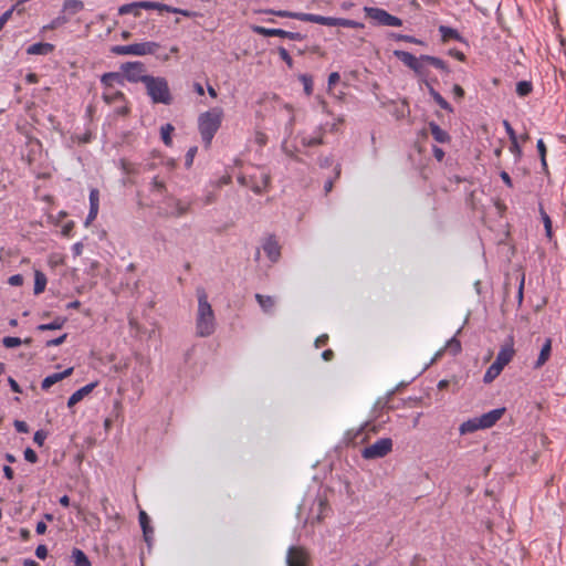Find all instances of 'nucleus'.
Here are the masks:
<instances>
[{
	"instance_id": "1",
	"label": "nucleus",
	"mask_w": 566,
	"mask_h": 566,
	"mask_svg": "<svg viewBox=\"0 0 566 566\" xmlns=\"http://www.w3.org/2000/svg\"><path fill=\"white\" fill-rule=\"evenodd\" d=\"M198 310L196 316V334L208 337L216 331V316L203 287L197 289Z\"/></svg>"
},
{
	"instance_id": "2",
	"label": "nucleus",
	"mask_w": 566,
	"mask_h": 566,
	"mask_svg": "<svg viewBox=\"0 0 566 566\" xmlns=\"http://www.w3.org/2000/svg\"><path fill=\"white\" fill-rule=\"evenodd\" d=\"M223 111L220 107H213L198 117V129L206 147H209L216 133L221 126Z\"/></svg>"
},
{
	"instance_id": "3",
	"label": "nucleus",
	"mask_w": 566,
	"mask_h": 566,
	"mask_svg": "<svg viewBox=\"0 0 566 566\" xmlns=\"http://www.w3.org/2000/svg\"><path fill=\"white\" fill-rule=\"evenodd\" d=\"M145 87L153 103L171 104L172 96L165 77L150 75V77L145 78Z\"/></svg>"
},
{
	"instance_id": "4",
	"label": "nucleus",
	"mask_w": 566,
	"mask_h": 566,
	"mask_svg": "<svg viewBox=\"0 0 566 566\" xmlns=\"http://www.w3.org/2000/svg\"><path fill=\"white\" fill-rule=\"evenodd\" d=\"M159 48V43L154 41H146L127 45H114L111 48V52L116 55L144 56L155 54Z\"/></svg>"
},
{
	"instance_id": "5",
	"label": "nucleus",
	"mask_w": 566,
	"mask_h": 566,
	"mask_svg": "<svg viewBox=\"0 0 566 566\" xmlns=\"http://www.w3.org/2000/svg\"><path fill=\"white\" fill-rule=\"evenodd\" d=\"M392 450V440L390 438H380L373 444L361 450V457L366 460L380 459L386 457Z\"/></svg>"
},
{
	"instance_id": "6",
	"label": "nucleus",
	"mask_w": 566,
	"mask_h": 566,
	"mask_svg": "<svg viewBox=\"0 0 566 566\" xmlns=\"http://www.w3.org/2000/svg\"><path fill=\"white\" fill-rule=\"evenodd\" d=\"M364 12L379 25L401 27L402 20L388 13L386 10L375 7H364Z\"/></svg>"
},
{
	"instance_id": "7",
	"label": "nucleus",
	"mask_w": 566,
	"mask_h": 566,
	"mask_svg": "<svg viewBox=\"0 0 566 566\" xmlns=\"http://www.w3.org/2000/svg\"><path fill=\"white\" fill-rule=\"evenodd\" d=\"M123 71L124 80L126 78L130 83L142 82L145 84V78L150 75L145 74V65L139 61L126 62L120 66Z\"/></svg>"
},
{
	"instance_id": "8",
	"label": "nucleus",
	"mask_w": 566,
	"mask_h": 566,
	"mask_svg": "<svg viewBox=\"0 0 566 566\" xmlns=\"http://www.w3.org/2000/svg\"><path fill=\"white\" fill-rule=\"evenodd\" d=\"M253 30L255 33L263 35V36H280V38H286L292 41H302L306 38L305 34H302L300 32H291V31H285L283 29L254 27Z\"/></svg>"
},
{
	"instance_id": "9",
	"label": "nucleus",
	"mask_w": 566,
	"mask_h": 566,
	"mask_svg": "<svg viewBox=\"0 0 566 566\" xmlns=\"http://www.w3.org/2000/svg\"><path fill=\"white\" fill-rule=\"evenodd\" d=\"M308 552L302 546H290L286 553L287 566H307Z\"/></svg>"
},
{
	"instance_id": "10",
	"label": "nucleus",
	"mask_w": 566,
	"mask_h": 566,
	"mask_svg": "<svg viewBox=\"0 0 566 566\" xmlns=\"http://www.w3.org/2000/svg\"><path fill=\"white\" fill-rule=\"evenodd\" d=\"M514 354V342L513 337L510 336L506 343L502 345L493 364L497 365V367H501L503 370V368L512 360Z\"/></svg>"
},
{
	"instance_id": "11",
	"label": "nucleus",
	"mask_w": 566,
	"mask_h": 566,
	"mask_svg": "<svg viewBox=\"0 0 566 566\" xmlns=\"http://www.w3.org/2000/svg\"><path fill=\"white\" fill-rule=\"evenodd\" d=\"M504 411L505 408H496L478 417L482 429L493 427L502 418Z\"/></svg>"
},
{
	"instance_id": "12",
	"label": "nucleus",
	"mask_w": 566,
	"mask_h": 566,
	"mask_svg": "<svg viewBox=\"0 0 566 566\" xmlns=\"http://www.w3.org/2000/svg\"><path fill=\"white\" fill-rule=\"evenodd\" d=\"M263 250L272 262H276L281 255V248L274 237H269L263 243Z\"/></svg>"
},
{
	"instance_id": "13",
	"label": "nucleus",
	"mask_w": 566,
	"mask_h": 566,
	"mask_svg": "<svg viewBox=\"0 0 566 566\" xmlns=\"http://www.w3.org/2000/svg\"><path fill=\"white\" fill-rule=\"evenodd\" d=\"M73 373V367L66 368L64 371L61 373H54L49 376H46L41 384V388L43 390H48L51 388L54 384L63 380L64 378L69 377Z\"/></svg>"
},
{
	"instance_id": "14",
	"label": "nucleus",
	"mask_w": 566,
	"mask_h": 566,
	"mask_svg": "<svg viewBox=\"0 0 566 566\" xmlns=\"http://www.w3.org/2000/svg\"><path fill=\"white\" fill-rule=\"evenodd\" d=\"M96 385L97 382H91L73 392L67 400V407H73L74 405L80 402L86 395H88L96 387Z\"/></svg>"
},
{
	"instance_id": "15",
	"label": "nucleus",
	"mask_w": 566,
	"mask_h": 566,
	"mask_svg": "<svg viewBox=\"0 0 566 566\" xmlns=\"http://www.w3.org/2000/svg\"><path fill=\"white\" fill-rule=\"evenodd\" d=\"M551 353H552V339L546 338L544 344L542 345L539 355H538L536 361L534 363V368L538 369L542 366H544L546 364V361L549 359Z\"/></svg>"
},
{
	"instance_id": "16",
	"label": "nucleus",
	"mask_w": 566,
	"mask_h": 566,
	"mask_svg": "<svg viewBox=\"0 0 566 566\" xmlns=\"http://www.w3.org/2000/svg\"><path fill=\"white\" fill-rule=\"evenodd\" d=\"M54 45L51 43L38 42L27 48L29 55H48L53 52Z\"/></svg>"
},
{
	"instance_id": "17",
	"label": "nucleus",
	"mask_w": 566,
	"mask_h": 566,
	"mask_svg": "<svg viewBox=\"0 0 566 566\" xmlns=\"http://www.w3.org/2000/svg\"><path fill=\"white\" fill-rule=\"evenodd\" d=\"M84 9V3L81 0H64L62 12L69 18L81 12Z\"/></svg>"
},
{
	"instance_id": "18",
	"label": "nucleus",
	"mask_w": 566,
	"mask_h": 566,
	"mask_svg": "<svg viewBox=\"0 0 566 566\" xmlns=\"http://www.w3.org/2000/svg\"><path fill=\"white\" fill-rule=\"evenodd\" d=\"M429 129L436 142L444 144L450 140V135L442 129L437 123L430 122Z\"/></svg>"
},
{
	"instance_id": "19",
	"label": "nucleus",
	"mask_w": 566,
	"mask_h": 566,
	"mask_svg": "<svg viewBox=\"0 0 566 566\" xmlns=\"http://www.w3.org/2000/svg\"><path fill=\"white\" fill-rule=\"evenodd\" d=\"M101 83L105 88H112L114 83L124 84V76L118 72L105 73L101 77Z\"/></svg>"
},
{
	"instance_id": "20",
	"label": "nucleus",
	"mask_w": 566,
	"mask_h": 566,
	"mask_svg": "<svg viewBox=\"0 0 566 566\" xmlns=\"http://www.w3.org/2000/svg\"><path fill=\"white\" fill-rule=\"evenodd\" d=\"M439 32L441 34V38H442V41H449V40H455V41H459V42H463L464 39L463 36L458 32V30L451 28V27H447V25H440L439 27Z\"/></svg>"
},
{
	"instance_id": "21",
	"label": "nucleus",
	"mask_w": 566,
	"mask_h": 566,
	"mask_svg": "<svg viewBox=\"0 0 566 566\" xmlns=\"http://www.w3.org/2000/svg\"><path fill=\"white\" fill-rule=\"evenodd\" d=\"M430 96L434 99V102L444 111L453 112L451 105L446 101V98L437 92L429 82H426Z\"/></svg>"
},
{
	"instance_id": "22",
	"label": "nucleus",
	"mask_w": 566,
	"mask_h": 566,
	"mask_svg": "<svg viewBox=\"0 0 566 566\" xmlns=\"http://www.w3.org/2000/svg\"><path fill=\"white\" fill-rule=\"evenodd\" d=\"M255 300L264 313L269 314L273 312L275 300L272 296L256 293Z\"/></svg>"
},
{
	"instance_id": "23",
	"label": "nucleus",
	"mask_w": 566,
	"mask_h": 566,
	"mask_svg": "<svg viewBox=\"0 0 566 566\" xmlns=\"http://www.w3.org/2000/svg\"><path fill=\"white\" fill-rule=\"evenodd\" d=\"M394 55L411 70L416 66V62L418 61L417 56L402 50H395Z\"/></svg>"
},
{
	"instance_id": "24",
	"label": "nucleus",
	"mask_w": 566,
	"mask_h": 566,
	"mask_svg": "<svg viewBox=\"0 0 566 566\" xmlns=\"http://www.w3.org/2000/svg\"><path fill=\"white\" fill-rule=\"evenodd\" d=\"M139 524L143 530L144 538L147 543L150 542L154 530L149 526V517L145 511L139 512Z\"/></svg>"
},
{
	"instance_id": "25",
	"label": "nucleus",
	"mask_w": 566,
	"mask_h": 566,
	"mask_svg": "<svg viewBox=\"0 0 566 566\" xmlns=\"http://www.w3.org/2000/svg\"><path fill=\"white\" fill-rule=\"evenodd\" d=\"M65 323V317L57 316L50 323L40 324L36 329L41 332L61 329Z\"/></svg>"
},
{
	"instance_id": "26",
	"label": "nucleus",
	"mask_w": 566,
	"mask_h": 566,
	"mask_svg": "<svg viewBox=\"0 0 566 566\" xmlns=\"http://www.w3.org/2000/svg\"><path fill=\"white\" fill-rule=\"evenodd\" d=\"M482 429L479 418H473L461 423L459 431L461 434L472 433Z\"/></svg>"
},
{
	"instance_id": "27",
	"label": "nucleus",
	"mask_w": 566,
	"mask_h": 566,
	"mask_svg": "<svg viewBox=\"0 0 566 566\" xmlns=\"http://www.w3.org/2000/svg\"><path fill=\"white\" fill-rule=\"evenodd\" d=\"M71 558L75 566H91L88 557L80 548H73Z\"/></svg>"
},
{
	"instance_id": "28",
	"label": "nucleus",
	"mask_w": 566,
	"mask_h": 566,
	"mask_svg": "<svg viewBox=\"0 0 566 566\" xmlns=\"http://www.w3.org/2000/svg\"><path fill=\"white\" fill-rule=\"evenodd\" d=\"M422 60H426V62L432 66H434L436 69L449 74L450 73V69L449 66L447 65V63L439 59V57H436V56H432V55H426L423 54L422 55Z\"/></svg>"
},
{
	"instance_id": "29",
	"label": "nucleus",
	"mask_w": 566,
	"mask_h": 566,
	"mask_svg": "<svg viewBox=\"0 0 566 566\" xmlns=\"http://www.w3.org/2000/svg\"><path fill=\"white\" fill-rule=\"evenodd\" d=\"M46 282H48V280L43 272H41V271L34 272V294L35 295H39L42 292H44Z\"/></svg>"
},
{
	"instance_id": "30",
	"label": "nucleus",
	"mask_w": 566,
	"mask_h": 566,
	"mask_svg": "<svg viewBox=\"0 0 566 566\" xmlns=\"http://www.w3.org/2000/svg\"><path fill=\"white\" fill-rule=\"evenodd\" d=\"M301 144L304 147H313L323 144L322 128H318V134L316 136L302 135Z\"/></svg>"
},
{
	"instance_id": "31",
	"label": "nucleus",
	"mask_w": 566,
	"mask_h": 566,
	"mask_svg": "<svg viewBox=\"0 0 566 566\" xmlns=\"http://www.w3.org/2000/svg\"><path fill=\"white\" fill-rule=\"evenodd\" d=\"M118 14H134L135 17H139L140 8L138 7V1L120 6L118 8Z\"/></svg>"
},
{
	"instance_id": "32",
	"label": "nucleus",
	"mask_w": 566,
	"mask_h": 566,
	"mask_svg": "<svg viewBox=\"0 0 566 566\" xmlns=\"http://www.w3.org/2000/svg\"><path fill=\"white\" fill-rule=\"evenodd\" d=\"M103 99L107 104L115 103L117 101L124 99V94L120 91H115L112 88H106V91L103 93Z\"/></svg>"
},
{
	"instance_id": "33",
	"label": "nucleus",
	"mask_w": 566,
	"mask_h": 566,
	"mask_svg": "<svg viewBox=\"0 0 566 566\" xmlns=\"http://www.w3.org/2000/svg\"><path fill=\"white\" fill-rule=\"evenodd\" d=\"M30 344L31 343V338H25L24 340H22L21 338L19 337H13V336H6L3 337L2 339V344L6 348H14V347H18L20 346L21 344Z\"/></svg>"
},
{
	"instance_id": "34",
	"label": "nucleus",
	"mask_w": 566,
	"mask_h": 566,
	"mask_svg": "<svg viewBox=\"0 0 566 566\" xmlns=\"http://www.w3.org/2000/svg\"><path fill=\"white\" fill-rule=\"evenodd\" d=\"M69 17L61 12L56 18H54L49 24L44 25V30H54L57 29L69 22Z\"/></svg>"
},
{
	"instance_id": "35",
	"label": "nucleus",
	"mask_w": 566,
	"mask_h": 566,
	"mask_svg": "<svg viewBox=\"0 0 566 566\" xmlns=\"http://www.w3.org/2000/svg\"><path fill=\"white\" fill-rule=\"evenodd\" d=\"M539 214H541V219L543 221L544 228H545V234L547 238L551 239L553 235L552 220H551L549 216L546 213V211L544 210L542 205H539Z\"/></svg>"
},
{
	"instance_id": "36",
	"label": "nucleus",
	"mask_w": 566,
	"mask_h": 566,
	"mask_svg": "<svg viewBox=\"0 0 566 566\" xmlns=\"http://www.w3.org/2000/svg\"><path fill=\"white\" fill-rule=\"evenodd\" d=\"M533 91V84L530 81H520L516 84V94L520 97H525L530 95Z\"/></svg>"
},
{
	"instance_id": "37",
	"label": "nucleus",
	"mask_w": 566,
	"mask_h": 566,
	"mask_svg": "<svg viewBox=\"0 0 566 566\" xmlns=\"http://www.w3.org/2000/svg\"><path fill=\"white\" fill-rule=\"evenodd\" d=\"M502 369L501 367H497V365L492 364L485 371L483 376V381L485 384L492 382L500 374Z\"/></svg>"
},
{
	"instance_id": "38",
	"label": "nucleus",
	"mask_w": 566,
	"mask_h": 566,
	"mask_svg": "<svg viewBox=\"0 0 566 566\" xmlns=\"http://www.w3.org/2000/svg\"><path fill=\"white\" fill-rule=\"evenodd\" d=\"M138 7L140 9H145V10H158V11L167 10V4L160 3V2H153V1H138Z\"/></svg>"
},
{
	"instance_id": "39",
	"label": "nucleus",
	"mask_w": 566,
	"mask_h": 566,
	"mask_svg": "<svg viewBox=\"0 0 566 566\" xmlns=\"http://www.w3.org/2000/svg\"><path fill=\"white\" fill-rule=\"evenodd\" d=\"M174 129L175 128L171 124L163 125L160 128L161 139L166 146H171L172 144L171 133L174 132Z\"/></svg>"
},
{
	"instance_id": "40",
	"label": "nucleus",
	"mask_w": 566,
	"mask_h": 566,
	"mask_svg": "<svg viewBox=\"0 0 566 566\" xmlns=\"http://www.w3.org/2000/svg\"><path fill=\"white\" fill-rule=\"evenodd\" d=\"M446 350H448L453 356L458 355L461 352V343L457 338V336H453L447 342Z\"/></svg>"
},
{
	"instance_id": "41",
	"label": "nucleus",
	"mask_w": 566,
	"mask_h": 566,
	"mask_svg": "<svg viewBox=\"0 0 566 566\" xmlns=\"http://www.w3.org/2000/svg\"><path fill=\"white\" fill-rule=\"evenodd\" d=\"M166 12L181 14V15L187 17V18H196V17L201 15L199 12L190 11V10H186V9H180V8H176V7H171L169 4H167Z\"/></svg>"
},
{
	"instance_id": "42",
	"label": "nucleus",
	"mask_w": 566,
	"mask_h": 566,
	"mask_svg": "<svg viewBox=\"0 0 566 566\" xmlns=\"http://www.w3.org/2000/svg\"><path fill=\"white\" fill-rule=\"evenodd\" d=\"M391 38L396 41H403V42L415 43V44H419V45L424 44L423 41H421L415 36L407 35V34L391 33Z\"/></svg>"
},
{
	"instance_id": "43",
	"label": "nucleus",
	"mask_w": 566,
	"mask_h": 566,
	"mask_svg": "<svg viewBox=\"0 0 566 566\" xmlns=\"http://www.w3.org/2000/svg\"><path fill=\"white\" fill-rule=\"evenodd\" d=\"M260 178H261V182L256 184L252 187V190L255 193H261L268 187V185L270 182V176L265 172H261Z\"/></svg>"
},
{
	"instance_id": "44",
	"label": "nucleus",
	"mask_w": 566,
	"mask_h": 566,
	"mask_svg": "<svg viewBox=\"0 0 566 566\" xmlns=\"http://www.w3.org/2000/svg\"><path fill=\"white\" fill-rule=\"evenodd\" d=\"M297 20L304 21V22H313V23L321 24L322 15L314 14V13L298 12Z\"/></svg>"
},
{
	"instance_id": "45",
	"label": "nucleus",
	"mask_w": 566,
	"mask_h": 566,
	"mask_svg": "<svg viewBox=\"0 0 566 566\" xmlns=\"http://www.w3.org/2000/svg\"><path fill=\"white\" fill-rule=\"evenodd\" d=\"M338 27L354 28V29L365 28L364 23L355 21V20H350V19H345V18H338Z\"/></svg>"
},
{
	"instance_id": "46",
	"label": "nucleus",
	"mask_w": 566,
	"mask_h": 566,
	"mask_svg": "<svg viewBox=\"0 0 566 566\" xmlns=\"http://www.w3.org/2000/svg\"><path fill=\"white\" fill-rule=\"evenodd\" d=\"M536 147H537V151H538L539 157H541L542 167H543L544 170H546L547 169V164H546V146H545L543 139H538L537 140Z\"/></svg>"
},
{
	"instance_id": "47",
	"label": "nucleus",
	"mask_w": 566,
	"mask_h": 566,
	"mask_svg": "<svg viewBox=\"0 0 566 566\" xmlns=\"http://www.w3.org/2000/svg\"><path fill=\"white\" fill-rule=\"evenodd\" d=\"M99 207V192L97 189L90 191V209L98 210Z\"/></svg>"
},
{
	"instance_id": "48",
	"label": "nucleus",
	"mask_w": 566,
	"mask_h": 566,
	"mask_svg": "<svg viewBox=\"0 0 566 566\" xmlns=\"http://www.w3.org/2000/svg\"><path fill=\"white\" fill-rule=\"evenodd\" d=\"M19 6H21V2H17L14 6H12L9 10L4 11L0 15V28L4 27V24L12 17V13L15 11V9H18Z\"/></svg>"
},
{
	"instance_id": "49",
	"label": "nucleus",
	"mask_w": 566,
	"mask_h": 566,
	"mask_svg": "<svg viewBox=\"0 0 566 566\" xmlns=\"http://www.w3.org/2000/svg\"><path fill=\"white\" fill-rule=\"evenodd\" d=\"M300 81L304 85V91H305L306 95H311L312 92H313V81H312V77L310 75H307V74H302L300 76Z\"/></svg>"
},
{
	"instance_id": "50",
	"label": "nucleus",
	"mask_w": 566,
	"mask_h": 566,
	"mask_svg": "<svg viewBox=\"0 0 566 566\" xmlns=\"http://www.w3.org/2000/svg\"><path fill=\"white\" fill-rule=\"evenodd\" d=\"M424 63H427L426 60H422V55H420L416 62V66L412 67V71L419 76H427Z\"/></svg>"
},
{
	"instance_id": "51",
	"label": "nucleus",
	"mask_w": 566,
	"mask_h": 566,
	"mask_svg": "<svg viewBox=\"0 0 566 566\" xmlns=\"http://www.w3.org/2000/svg\"><path fill=\"white\" fill-rule=\"evenodd\" d=\"M280 57L286 63V65L292 69L293 67V60L291 55L289 54L287 50L285 48L280 46L277 49Z\"/></svg>"
},
{
	"instance_id": "52",
	"label": "nucleus",
	"mask_w": 566,
	"mask_h": 566,
	"mask_svg": "<svg viewBox=\"0 0 566 566\" xmlns=\"http://www.w3.org/2000/svg\"><path fill=\"white\" fill-rule=\"evenodd\" d=\"M268 12L275 14L277 17L292 18V19H296V20H297V15H298V12H291V11H285V10H279V11L269 10Z\"/></svg>"
},
{
	"instance_id": "53",
	"label": "nucleus",
	"mask_w": 566,
	"mask_h": 566,
	"mask_svg": "<svg viewBox=\"0 0 566 566\" xmlns=\"http://www.w3.org/2000/svg\"><path fill=\"white\" fill-rule=\"evenodd\" d=\"M67 334H63L56 338L50 339L45 343L46 347H55L62 345L66 340Z\"/></svg>"
},
{
	"instance_id": "54",
	"label": "nucleus",
	"mask_w": 566,
	"mask_h": 566,
	"mask_svg": "<svg viewBox=\"0 0 566 566\" xmlns=\"http://www.w3.org/2000/svg\"><path fill=\"white\" fill-rule=\"evenodd\" d=\"M150 185H151V190L159 192V193H161L165 189V184L161 180H159L158 177H154Z\"/></svg>"
},
{
	"instance_id": "55",
	"label": "nucleus",
	"mask_w": 566,
	"mask_h": 566,
	"mask_svg": "<svg viewBox=\"0 0 566 566\" xmlns=\"http://www.w3.org/2000/svg\"><path fill=\"white\" fill-rule=\"evenodd\" d=\"M24 459L30 463H35L38 461V454L31 448H27L23 452Z\"/></svg>"
},
{
	"instance_id": "56",
	"label": "nucleus",
	"mask_w": 566,
	"mask_h": 566,
	"mask_svg": "<svg viewBox=\"0 0 566 566\" xmlns=\"http://www.w3.org/2000/svg\"><path fill=\"white\" fill-rule=\"evenodd\" d=\"M46 436H48V434H46V432H45V431H43V430H38V431H35V433H34V436H33V441H34L38 446L42 447V446H43V443H44V441H45V439H46Z\"/></svg>"
},
{
	"instance_id": "57",
	"label": "nucleus",
	"mask_w": 566,
	"mask_h": 566,
	"mask_svg": "<svg viewBox=\"0 0 566 566\" xmlns=\"http://www.w3.org/2000/svg\"><path fill=\"white\" fill-rule=\"evenodd\" d=\"M13 426L18 432L21 433H28L29 432V426L25 421L22 420H14Z\"/></svg>"
},
{
	"instance_id": "58",
	"label": "nucleus",
	"mask_w": 566,
	"mask_h": 566,
	"mask_svg": "<svg viewBox=\"0 0 566 566\" xmlns=\"http://www.w3.org/2000/svg\"><path fill=\"white\" fill-rule=\"evenodd\" d=\"M321 24L328 25V27H336V25H338V18L322 15Z\"/></svg>"
},
{
	"instance_id": "59",
	"label": "nucleus",
	"mask_w": 566,
	"mask_h": 566,
	"mask_svg": "<svg viewBox=\"0 0 566 566\" xmlns=\"http://www.w3.org/2000/svg\"><path fill=\"white\" fill-rule=\"evenodd\" d=\"M8 283L12 286H20L23 284V276L21 274L11 275Z\"/></svg>"
},
{
	"instance_id": "60",
	"label": "nucleus",
	"mask_w": 566,
	"mask_h": 566,
	"mask_svg": "<svg viewBox=\"0 0 566 566\" xmlns=\"http://www.w3.org/2000/svg\"><path fill=\"white\" fill-rule=\"evenodd\" d=\"M316 506H317L318 513L315 517H312V518H313V521L316 520L317 522H319L322 520V513L326 509V504L322 499H319L316 502Z\"/></svg>"
},
{
	"instance_id": "61",
	"label": "nucleus",
	"mask_w": 566,
	"mask_h": 566,
	"mask_svg": "<svg viewBox=\"0 0 566 566\" xmlns=\"http://www.w3.org/2000/svg\"><path fill=\"white\" fill-rule=\"evenodd\" d=\"M510 151L514 154L516 157H520L522 154L521 147L518 145L517 138L511 140Z\"/></svg>"
},
{
	"instance_id": "62",
	"label": "nucleus",
	"mask_w": 566,
	"mask_h": 566,
	"mask_svg": "<svg viewBox=\"0 0 566 566\" xmlns=\"http://www.w3.org/2000/svg\"><path fill=\"white\" fill-rule=\"evenodd\" d=\"M35 555L40 559H44L48 556V547L43 544L35 548Z\"/></svg>"
},
{
	"instance_id": "63",
	"label": "nucleus",
	"mask_w": 566,
	"mask_h": 566,
	"mask_svg": "<svg viewBox=\"0 0 566 566\" xmlns=\"http://www.w3.org/2000/svg\"><path fill=\"white\" fill-rule=\"evenodd\" d=\"M503 125H504L505 132L507 133V135L510 137V140L516 139L517 137H516L515 130L513 129L511 124L507 120H504Z\"/></svg>"
},
{
	"instance_id": "64",
	"label": "nucleus",
	"mask_w": 566,
	"mask_h": 566,
	"mask_svg": "<svg viewBox=\"0 0 566 566\" xmlns=\"http://www.w3.org/2000/svg\"><path fill=\"white\" fill-rule=\"evenodd\" d=\"M339 80H340L339 73H337V72L331 73L328 76V82H327L328 86L332 87V86L336 85L339 82Z\"/></svg>"
}]
</instances>
